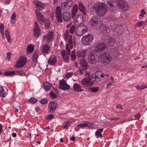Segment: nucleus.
<instances>
[{"label":"nucleus","instance_id":"ddd939ff","mask_svg":"<svg viewBox=\"0 0 147 147\" xmlns=\"http://www.w3.org/2000/svg\"><path fill=\"white\" fill-rule=\"evenodd\" d=\"M100 76L98 77L95 76V81H97V84H102V82L100 80V79H102L104 80L105 82H107L108 78V74H104L102 73L100 75Z\"/></svg>","mask_w":147,"mask_h":147},{"label":"nucleus","instance_id":"7c9ffc66","mask_svg":"<svg viewBox=\"0 0 147 147\" xmlns=\"http://www.w3.org/2000/svg\"><path fill=\"white\" fill-rule=\"evenodd\" d=\"M78 10V6L77 4L74 5L72 7L71 11V13L73 17L76 15Z\"/></svg>","mask_w":147,"mask_h":147},{"label":"nucleus","instance_id":"0eeeda50","mask_svg":"<svg viewBox=\"0 0 147 147\" xmlns=\"http://www.w3.org/2000/svg\"><path fill=\"white\" fill-rule=\"evenodd\" d=\"M98 19L94 16H93L90 20L89 24L95 29H98L100 28Z\"/></svg>","mask_w":147,"mask_h":147},{"label":"nucleus","instance_id":"423d86ee","mask_svg":"<svg viewBox=\"0 0 147 147\" xmlns=\"http://www.w3.org/2000/svg\"><path fill=\"white\" fill-rule=\"evenodd\" d=\"M94 39V36L90 34H88L86 36H84L83 37L82 41L84 45H88Z\"/></svg>","mask_w":147,"mask_h":147},{"label":"nucleus","instance_id":"6ab92c4d","mask_svg":"<svg viewBox=\"0 0 147 147\" xmlns=\"http://www.w3.org/2000/svg\"><path fill=\"white\" fill-rule=\"evenodd\" d=\"M22 71V70H18L16 71H6L4 73V75L6 76H14L15 74H19L20 76H22L24 74V73H20Z\"/></svg>","mask_w":147,"mask_h":147},{"label":"nucleus","instance_id":"72a5a7b5","mask_svg":"<svg viewBox=\"0 0 147 147\" xmlns=\"http://www.w3.org/2000/svg\"><path fill=\"white\" fill-rule=\"evenodd\" d=\"M103 130V129H99L97 130L95 133V135L97 138L99 137H102V136L101 134Z\"/></svg>","mask_w":147,"mask_h":147},{"label":"nucleus","instance_id":"c756f323","mask_svg":"<svg viewBox=\"0 0 147 147\" xmlns=\"http://www.w3.org/2000/svg\"><path fill=\"white\" fill-rule=\"evenodd\" d=\"M79 5V10L84 15H85L86 12L85 6L82 4L81 2H79L78 3Z\"/></svg>","mask_w":147,"mask_h":147},{"label":"nucleus","instance_id":"4be33fe9","mask_svg":"<svg viewBox=\"0 0 147 147\" xmlns=\"http://www.w3.org/2000/svg\"><path fill=\"white\" fill-rule=\"evenodd\" d=\"M62 16L63 19L66 22L70 20L71 18V14L67 11H65L62 14Z\"/></svg>","mask_w":147,"mask_h":147},{"label":"nucleus","instance_id":"13d9d810","mask_svg":"<svg viewBox=\"0 0 147 147\" xmlns=\"http://www.w3.org/2000/svg\"><path fill=\"white\" fill-rule=\"evenodd\" d=\"M3 127L2 125L0 123V135L2 133Z\"/></svg>","mask_w":147,"mask_h":147},{"label":"nucleus","instance_id":"680f3d73","mask_svg":"<svg viewBox=\"0 0 147 147\" xmlns=\"http://www.w3.org/2000/svg\"><path fill=\"white\" fill-rule=\"evenodd\" d=\"M35 109L37 112H38L40 110V108L39 107H37L35 108Z\"/></svg>","mask_w":147,"mask_h":147},{"label":"nucleus","instance_id":"f3484780","mask_svg":"<svg viewBox=\"0 0 147 147\" xmlns=\"http://www.w3.org/2000/svg\"><path fill=\"white\" fill-rule=\"evenodd\" d=\"M33 3L35 5V7L37 8V10L41 11L42 9H44L45 7V4L43 3L40 2L39 1L34 0L33 1Z\"/></svg>","mask_w":147,"mask_h":147},{"label":"nucleus","instance_id":"37998d69","mask_svg":"<svg viewBox=\"0 0 147 147\" xmlns=\"http://www.w3.org/2000/svg\"><path fill=\"white\" fill-rule=\"evenodd\" d=\"M71 59L72 61H74L76 58V56L75 54V52L74 50H73L71 54Z\"/></svg>","mask_w":147,"mask_h":147},{"label":"nucleus","instance_id":"412c9836","mask_svg":"<svg viewBox=\"0 0 147 147\" xmlns=\"http://www.w3.org/2000/svg\"><path fill=\"white\" fill-rule=\"evenodd\" d=\"M57 62V59L56 57L53 55L51 56L48 60V63L49 65H54Z\"/></svg>","mask_w":147,"mask_h":147},{"label":"nucleus","instance_id":"f8f14e48","mask_svg":"<svg viewBox=\"0 0 147 147\" xmlns=\"http://www.w3.org/2000/svg\"><path fill=\"white\" fill-rule=\"evenodd\" d=\"M73 5V1L71 0H66L64 2H62L61 7L64 10H67L70 9Z\"/></svg>","mask_w":147,"mask_h":147},{"label":"nucleus","instance_id":"f257e3e1","mask_svg":"<svg viewBox=\"0 0 147 147\" xmlns=\"http://www.w3.org/2000/svg\"><path fill=\"white\" fill-rule=\"evenodd\" d=\"M75 27L74 26H72L69 30V32L66 31L65 34V39L66 42L67 43L66 45L65 49L67 52L64 50H62L61 51V54L65 62H67L69 60V57L70 56V51L73 48V42L72 37L71 35L69 34V32L71 34H73L75 31Z\"/></svg>","mask_w":147,"mask_h":147},{"label":"nucleus","instance_id":"4d7b16f0","mask_svg":"<svg viewBox=\"0 0 147 147\" xmlns=\"http://www.w3.org/2000/svg\"><path fill=\"white\" fill-rule=\"evenodd\" d=\"M11 54V52H8L7 53V57L9 60L10 58V55Z\"/></svg>","mask_w":147,"mask_h":147},{"label":"nucleus","instance_id":"20e7f679","mask_svg":"<svg viewBox=\"0 0 147 147\" xmlns=\"http://www.w3.org/2000/svg\"><path fill=\"white\" fill-rule=\"evenodd\" d=\"M94 8L96 13L100 16H103L105 15L107 9L106 8V5L102 2H99L95 4Z\"/></svg>","mask_w":147,"mask_h":147},{"label":"nucleus","instance_id":"a19ab883","mask_svg":"<svg viewBox=\"0 0 147 147\" xmlns=\"http://www.w3.org/2000/svg\"><path fill=\"white\" fill-rule=\"evenodd\" d=\"M6 93L2 87H0V96L4 97L5 96Z\"/></svg>","mask_w":147,"mask_h":147},{"label":"nucleus","instance_id":"9b49d317","mask_svg":"<svg viewBox=\"0 0 147 147\" xmlns=\"http://www.w3.org/2000/svg\"><path fill=\"white\" fill-rule=\"evenodd\" d=\"M55 15L57 20L58 23H61L63 22L62 19V14L61 7L57 6L55 10Z\"/></svg>","mask_w":147,"mask_h":147},{"label":"nucleus","instance_id":"5fc2aeb1","mask_svg":"<svg viewBox=\"0 0 147 147\" xmlns=\"http://www.w3.org/2000/svg\"><path fill=\"white\" fill-rule=\"evenodd\" d=\"M16 17V15L15 13H14L12 15L11 17V20H15Z\"/></svg>","mask_w":147,"mask_h":147},{"label":"nucleus","instance_id":"cd10ccee","mask_svg":"<svg viewBox=\"0 0 147 147\" xmlns=\"http://www.w3.org/2000/svg\"><path fill=\"white\" fill-rule=\"evenodd\" d=\"M81 86L78 84L75 83L73 86V89L75 91L77 92L82 91L83 90L81 89Z\"/></svg>","mask_w":147,"mask_h":147},{"label":"nucleus","instance_id":"774afa93","mask_svg":"<svg viewBox=\"0 0 147 147\" xmlns=\"http://www.w3.org/2000/svg\"><path fill=\"white\" fill-rule=\"evenodd\" d=\"M79 72H80V73L81 74H82L83 73V70L82 69H81L80 68V69Z\"/></svg>","mask_w":147,"mask_h":147},{"label":"nucleus","instance_id":"a18cd8bd","mask_svg":"<svg viewBox=\"0 0 147 147\" xmlns=\"http://www.w3.org/2000/svg\"><path fill=\"white\" fill-rule=\"evenodd\" d=\"M44 23H45V26L46 28H49L50 24V22L49 20L47 19L45 20Z\"/></svg>","mask_w":147,"mask_h":147},{"label":"nucleus","instance_id":"2f4dec72","mask_svg":"<svg viewBox=\"0 0 147 147\" xmlns=\"http://www.w3.org/2000/svg\"><path fill=\"white\" fill-rule=\"evenodd\" d=\"M5 34L7 41L9 43H11V36L10 35L9 32L8 30H6L5 31Z\"/></svg>","mask_w":147,"mask_h":147},{"label":"nucleus","instance_id":"6e6d98bb","mask_svg":"<svg viewBox=\"0 0 147 147\" xmlns=\"http://www.w3.org/2000/svg\"><path fill=\"white\" fill-rule=\"evenodd\" d=\"M135 119L136 120L138 119L140 117V115L139 113H138L135 116Z\"/></svg>","mask_w":147,"mask_h":147},{"label":"nucleus","instance_id":"473e14b6","mask_svg":"<svg viewBox=\"0 0 147 147\" xmlns=\"http://www.w3.org/2000/svg\"><path fill=\"white\" fill-rule=\"evenodd\" d=\"M43 85L44 89L46 91H48L49 90L51 86V85L48 82L43 83Z\"/></svg>","mask_w":147,"mask_h":147},{"label":"nucleus","instance_id":"4c0bfd02","mask_svg":"<svg viewBox=\"0 0 147 147\" xmlns=\"http://www.w3.org/2000/svg\"><path fill=\"white\" fill-rule=\"evenodd\" d=\"M89 90L92 92L96 93L99 91V88L97 87L93 86L89 88Z\"/></svg>","mask_w":147,"mask_h":147},{"label":"nucleus","instance_id":"4468645a","mask_svg":"<svg viewBox=\"0 0 147 147\" xmlns=\"http://www.w3.org/2000/svg\"><path fill=\"white\" fill-rule=\"evenodd\" d=\"M59 88L61 90H67L70 89V86L67 84L65 81L62 80L59 82Z\"/></svg>","mask_w":147,"mask_h":147},{"label":"nucleus","instance_id":"c9c22d12","mask_svg":"<svg viewBox=\"0 0 147 147\" xmlns=\"http://www.w3.org/2000/svg\"><path fill=\"white\" fill-rule=\"evenodd\" d=\"M70 126V123L69 121H65L63 123L62 127L64 129H68Z\"/></svg>","mask_w":147,"mask_h":147},{"label":"nucleus","instance_id":"a211bd4d","mask_svg":"<svg viewBox=\"0 0 147 147\" xmlns=\"http://www.w3.org/2000/svg\"><path fill=\"white\" fill-rule=\"evenodd\" d=\"M83 22V17L81 15L76 16L74 18V23L76 25L81 24Z\"/></svg>","mask_w":147,"mask_h":147},{"label":"nucleus","instance_id":"ea45409f","mask_svg":"<svg viewBox=\"0 0 147 147\" xmlns=\"http://www.w3.org/2000/svg\"><path fill=\"white\" fill-rule=\"evenodd\" d=\"M34 50V47L32 45H29L27 49V51L28 52L31 53Z\"/></svg>","mask_w":147,"mask_h":147},{"label":"nucleus","instance_id":"dca6fc26","mask_svg":"<svg viewBox=\"0 0 147 147\" xmlns=\"http://www.w3.org/2000/svg\"><path fill=\"white\" fill-rule=\"evenodd\" d=\"M91 78H85L81 81V84L84 86H91L94 84V83L91 81Z\"/></svg>","mask_w":147,"mask_h":147},{"label":"nucleus","instance_id":"c85d7f7f","mask_svg":"<svg viewBox=\"0 0 147 147\" xmlns=\"http://www.w3.org/2000/svg\"><path fill=\"white\" fill-rule=\"evenodd\" d=\"M33 31L35 36L38 37L40 35V31L39 27H34Z\"/></svg>","mask_w":147,"mask_h":147},{"label":"nucleus","instance_id":"58836bf2","mask_svg":"<svg viewBox=\"0 0 147 147\" xmlns=\"http://www.w3.org/2000/svg\"><path fill=\"white\" fill-rule=\"evenodd\" d=\"M115 83V81L114 80V78L112 76H111L109 80V82L108 84L107 85V87H110L112 86V84L113 83Z\"/></svg>","mask_w":147,"mask_h":147},{"label":"nucleus","instance_id":"69168bd1","mask_svg":"<svg viewBox=\"0 0 147 147\" xmlns=\"http://www.w3.org/2000/svg\"><path fill=\"white\" fill-rule=\"evenodd\" d=\"M141 13L144 15L146 13V12L144 10H143L141 11Z\"/></svg>","mask_w":147,"mask_h":147},{"label":"nucleus","instance_id":"c03bdc74","mask_svg":"<svg viewBox=\"0 0 147 147\" xmlns=\"http://www.w3.org/2000/svg\"><path fill=\"white\" fill-rule=\"evenodd\" d=\"M136 88L138 90H142L145 88H147V86L145 85H141L140 86H136Z\"/></svg>","mask_w":147,"mask_h":147},{"label":"nucleus","instance_id":"5701e85b","mask_svg":"<svg viewBox=\"0 0 147 147\" xmlns=\"http://www.w3.org/2000/svg\"><path fill=\"white\" fill-rule=\"evenodd\" d=\"M57 104L55 102H50L49 105V108L51 112H54L57 107Z\"/></svg>","mask_w":147,"mask_h":147},{"label":"nucleus","instance_id":"2eb2a0df","mask_svg":"<svg viewBox=\"0 0 147 147\" xmlns=\"http://www.w3.org/2000/svg\"><path fill=\"white\" fill-rule=\"evenodd\" d=\"M27 62L26 58L24 56H21L20 59L18 61L16 64V66L17 67H20L24 65Z\"/></svg>","mask_w":147,"mask_h":147},{"label":"nucleus","instance_id":"393cba45","mask_svg":"<svg viewBox=\"0 0 147 147\" xmlns=\"http://www.w3.org/2000/svg\"><path fill=\"white\" fill-rule=\"evenodd\" d=\"M86 53V51H79L77 52V56L79 58L85 57Z\"/></svg>","mask_w":147,"mask_h":147},{"label":"nucleus","instance_id":"8fccbe9b","mask_svg":"<svg viewBox=\"0 0 147 147\" xmlns=\"http://www.w3.org/2000/svg\"><path fill=\"white\" fill-rule=\"evenodd\" d=\"M144 22L143 21H141L140 22L136 23L135 26L136 27H140L144 23Z\"/></svg>","mask_w":147,"mask_h":147},{"label":"nucleus","instance_id":"a878e982","mask_svg":"<svg viewBox=\"0 0 147 147\" xmlns=\"http://www.w3.org/2000/svg\"><path fill=\"white\" fill-rule=\"evenodd\" d=\"M49 50L50 47L47 44L44 45L42 48V51L44 53H47Z\"/></svg>","mask_w":147,"mask_h":147},{"label":"nucleus","instance_id":"603ef678","mask_svg":"<svg viewBox=\"0 0 147 147\" xmlns=\"http://www.w3.org/2000/svg\"><path fill=\"white\" fill-rule=\"evenodd\" d=\"M54 116L52 114H50L47 117V119L49 120H51L54 118Z\"/></svg>","mask_w":147,"mask_h":147},{"label":"nucleus","instance_id":"e433bc0d","mask_svg":"<svg viewBox=\"0 0 147 147\" xmlns=\"http://www.w3.org/2000/svg\"><path fill=\"white\" fill-rule=\"evenodd\" d=\"M110 31V30L108 27L105 25L102 30V32L103 34H105L108 33Z\"/></svg>","mask_w":147,"mask_h":147},{"label":"nucleus","instance_id":"09e8293b","mask_svg":"<svg viewBox=\"0 0 147 147\" xmlns=\"http://www.w3.org/2000/svg\"><path fill=\"white\" fill-rule=\"evenodd\" d=\"M4 30L3 25L2 24H0V32L1 33V35L3 36L4 35L3 31Z\"/></svg>","mask_w":147,"mask_h":147},{"label":"nucleus","instance_id":"b1692460","mask_svg":"<svg viewBox=\"0 0 147 147\" xmlns=\"http://www.w3.org/2000/svg\"><path fill=\"white\" fill-rule=\"evenodd\" d=\"M93 124L90 122H85L82 124H79L77 125L78 127H89L90 126H93Z\"/></svg>","mask_w":147,"mask_h":147},{"label":"nucleus","instance_id":"7ed1b4c3","mask_svg":"<svg viewBox=\"0 0 147 147\" xmlns=\"http://www.w3.org/2000/svg\"><path fill=\"white\" fill-rule=\"evenodd\" d=\"M107 4L110 6V10L114 13L119 11L120 9L126 11L129 8L128 5L122 0H117L116 1L109 0L108 1Z\"/></svg>","mask_w":147,"mask_h":147},{"label":"nucleus","instance_id":"9d476101","mask_svg":"<svg viewBox=\"0 0 147 147\" xmlns=\"http://www.w3.org/2000/svg\"><path fill=\"white\" fill-rule=\"evenodd\" d=\"M107 47V45L104 42H100L95 45L94 52L100 53L104 51Z\"/></svg>","mask_w":147,"mask_h":147},{"label":"nucleus","instance_id":"f704fd0d","mask_svg":"<svg viewBox=\"0 0 147 147\" xmlns=\"http://www.w3.org/2000/svg\"><path fill=\"white\" fill-rule=\"evenodd\" d=\"M80 63L83 69H85L86 68L87 65L85 60L83 59H81L80 61Z\"/></svg>","mask_w":147,"mask_h":147},{"label":"nucleus","instance_id":"bf43d9fd","mask_svg":"<svg viewBox=\"0 0 147 147\" xmlns=\"http://www.w3.org/2000/svg\"><path fill=\"white\" fill-rule=\"evenodd\" d=\"M11 0H6L4 3L5 4H8L10 3V2Z\"/></svg>","mask_w":147,"mask_h":147},{"label":"nucleus","instance_id":"3c124183","mask_svg":"<svg viewBox=\"0 0 147 147\" xmlns=\"http://www.w3.org/2000/svg\"><path fill=\"white\" fill-rule=\"evenodd\" d=\"M50 95L52 98H56L57 96V95L54 93L53 91L51 92Z\"/></svg>","mask_w":147,"mask_h":147},{"label":"nucleus","instance_id":"39448f33","mask_svg":"<svg viewBox=\"0 0 147 147\" xmlns=\"http://www.w3.org/2000/svg\"><path fill=\"white\" fill-rule=\"evenodd\" d=\"M55 36V33L53 31L49 32L46 35L43 37L42 41L45 43L49 44L54 39Z\"/></svg>","mask_w":147,"mask_h":147},{"label":"nucleus","instance_id":"338daca9","mask_svg":"<svg viewBox=\"0 0 147 147\" xmlns=\"http://www.w3.org/2000/svg\"><path fill=\"white\" fill-rule=\"evenodd\" d=\"M71 140L72 141L75 140V137L74 136H73L71 138Z\"/></svg>","mask_w":147,"mask_h":147},{"label":"nucleus","instance_id":"79ce46f5","mask_svg":"<svg viewBox=\"0 0 147 147\" xmlns=\"http://www.w3.org/2000/svg\"><path fill=\"white\" fill-rule=\"evenodd\" d=\"M38 100L37 99L34 98L32 97L28 100V101L29 103L34 104L37 102Z\"/></svg>","mask_w":147,"mask_h":147},{"label":"nucleus","instance_id":"f03ea898","mask_svg":"<svg viewBox=\"0 0 147 147\" xmlns=\"http://www.w3.org/2000/svg\"><path fill=\"white\" fill-rule=\"evenodd\" d=\"M111 57L107 53H101L99 55H95L94 53L90 52L88 56V62L90 64H94L99 60H103L104 63H109L111 61Z\"/></svg>","mask_w":147,"mask_h":147},{"label":"nucleus","instance_id":"6e6552de","mask_svg":"<svg viewBox=\"0 0 147 147\" xmlns=\"http://www.w3.org/2000/svg\"><path fill=\"white\" fill-rule=\"evenodd\" d=\"M88 29V28L86 26L82 25L78 28L76 29L75 32L77 35L81 36L86 33Z\"/></svg>","mask_w":147,"mask_h":147},{"label":"nucleus","instance_id":"864d4df0","mask_svg":"<svg viewBox=\"0 0 147 147\" xmlns=\"http://www.w3.org/2000/svg\"><path fill=\"white\" fill-rule=\"evenodd\" d=\"M85 76L86 77V78H91L90 77V74L87 71H85Z\"/></svg>","mask_w":147,"mask_h":147},{"label":"nucleus","instance_id":"49530a36","mask_svg":"<svg viewBox=\"0 0 147 147\" xmlns=\"http://www.w3.org/2000/svg\"><path fill=\"white\" fill-rule=\"evenodd\" d=\"M74 75L72 72H67L65 74V76L66 78H69Z\"/></svg>","mask_w":147,"mask_h":147},{"label":"nucleus","instance_id":"aec40b11","mask_svg":"<svg viewBox=\"0 0 147 147\" xmlns=\"http://www.w3.org/2000/svg\"><path fill=\"white\" fill-rule=\"evenodd\" d=\"M35 14L38 22L40 24H43L45 20L44 16L37 10H35Z\"/></svg>","mask_w":147,"mask_h":147},{"label":"nucleus","instance_id":"0e129e2a","mask_svg":"<svg viewBox=\"0 0 147 147\" xmlns=\"http://www.w3.org/2000/svg\"><path fill=\"white\" fill-rule=\"evenodd\" d=\"M12 136L13 137H16L17 136V134L15 133H13L12 134Z\"/></svg>","mask_w":147,"mask_h":147},{"label":"nucleus","instance_id":"bb28decb","mask_svg":"<svg viewBox=\"0 0 147 147\" xmlns=\"http://www.w3.org/2000/svg\"><path fill=\"white\" fill-rule=\"evenodd\" d=\"M38 56V51H34L32 55V61L34 63H37Z\"/></svg>","mask_w":147,"mask_h":147},{"label":"nucleus","instance_id":"e2e57ef3","mask_svg":"<svg viewBox=\"0 0 147 147\" xmlns=\"http://www.w3.org/2000/svg\"><path fill=\"white\" fill-rule=\"evenodd\" d=\"M34 24L35 25V26L34 27H39L38 25V24L37 22L35 21L34 23Z\"/></svg>","mask_w":147,"mask_h":147},{"label":"nucleus","instance_id":"de8ad7c7","mask_svg":"<svg viewBox=\"0 0 147 147\" xmlns=\"http://www.w3.org/2000/svg\"><path fill=\"white\" fill-rule=\"evenodd\" d=\"M48 100L46 98L41 99L40 100V103L42 104H45L48 102Z\"/></svg>","mask_w":147,"mask_h":147},{"label":"nucleus","instance_id":"052dcab7","mask_svg":"<svg viewBox=\"0 0 147 147\" xmlns=\"http://www.w3.org/2000/svg\"><path fill=\"white\" fill-rule=\"evenodd\" d=\"M116 108H120L121 109H123V107L122 106L120 105H116Z\"/></svg>","mask_w":147,"mask_h":147},{"label":"nucleus","instance_id":"1a4fd4ad","mask_svg":"<svg viewBox=\"0 0 147 147\" xmlns=\"http://www.w3.org/2000/svg\"><path fill=\"white\" fill-rule=\"evenodd\" d=\"M102 40L104 43H106L107 45L113 46L115 43V39L112 37L108 36H103L102 37Z\"/></svg>","mask_w":147,"mask_h":147}]
</instances>
